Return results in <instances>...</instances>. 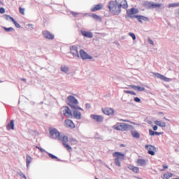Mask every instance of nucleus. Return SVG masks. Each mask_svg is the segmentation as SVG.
I'll list each match as a JSON object with an SVG mask.
<instances>
[{"label": "nucleus", "instance_id": "obj_1", "mask_svg": "<svg viewBox=\"0 0 179 179\" xmlns=\"http://www.w3.org/2000/svg\"><path fill=\"white\" fill-rule=\"evenodd\" d=\"M67 100L69 101V106L73 110H80L83 111V108H80L78 104H79V101L75 96L70 95L67 97Z\"/></svg>", "mask_w": 179, "mask_h": 179}, {"label": "nucleus", "instance_id": "obj_2", "mask_svg": "<svg viewBox=\"0 0 179 179\" xmlns=\"http://www.w3.org/2000/svg\"><path fill=\"white\" fill-rule=\"evenodd\" d=\"M108 8L113 15L121 13V8H120V6L117 4V1H110L108 4Z\"/></svg>", "mask_w": 179, "mask_h": 179}, {"label": "nucleus", "instance_id": "obj_3", "mask_svg": "<svg viewBox=\"0 0 179 179\" xmlns=\"http://www.w3.org/2000/svg\"><path fill=\"white\" fill-rule=\"evenodd\" d=\"M58 141H62L63 145L64 148L69 151V152H72V148L68 145V136L61 134L60 137Z\"/></svg>", "mask_w": 179, "mask_h": 179}, {"label": "nucleus", "instance_id": "obj_4", "mask_svg": "<svg viewBox=\"0 0 179 179\" xmlns=\"http://www.w3.org/2000/svg\"><path fill=\"white\" fill-rule=\"evenodd\" d=\"M49 134L52 139H57V141L61 136V133H59L58 129L55 128L50 129Z\"/></svg>", "mask_w": 179, "mask_h": 179}, {"label": "nucleus", "instance_id": "obj_5", "mask_svg": "<svg viewBox=\"0 0 179 179\" xmlns=\"http://www.w3.org/2000/svg\"><path fill=\"white\" fill-rule=\"evenodd\" d=\"M145 8L147 9H155L156 8H160L162 6L161 3H154L153 2L145 1L144 3Z\"/></svg>", "mask_w": 179, "mask_h": 179}, {"label": "nucleus", "instance_id": "obj_6", "mask_svg": "<svg viewBox=\"0 0 179 179\" xmlns=\"http://www.w3.org/2000/svg\"><path fill=\"white\" fill-rule=\"evenodd\" d=\"M70 52L73 55V58H80V56L79 55V52L78 51V46H71Z\"/></svg>", "mask_w": 179, "mask_h": 179}, {"label": "nucleus", "instance_id": "obj_7", "mask_svg": "<svg viewBox=\"0 0 179 179\" xmlns=\"http://www.w3.org/2000/svg\"><path fill=\"white\" fill-rule=\"evenodd\" d=\"M127 15L131 18V19H135L134 17V15H136V13H139V10L135 8H132L131 9H129L127 10Z\"/></svg>", "mask_w": 179, "mask_h": 179}, {"label": "nucleus", "instance_id": "obj_8", "mask_svg": "<svg viewBox=\"0 0 179 179\" xmlns=\"http://www.w3.org/2000/svg\"><path fill=\"white\" fill-rule=\"evenodd\" d=\"M115 1L117 5L119 6L120 9H121V8L123 9L128 8V3L127 2V0H115Z\"/></svg>", "mask_w": 179, "mask_h": 179}, {"label": "nucleus", "instance_id": "obj_9", "mask_svg": "<svg viewBox=\"0 0 179 179\" xmlns=\"http://www.w3.org/2000/svg\"><path fill=\"white\" fill-rule=\"evenodd\" d=\"M80 57L82 58V59L85 60V59H93V57L89 55L85 50H80Z\"/></svg>", "mask_w": 179, "mask_h": 179}, {"label": "nucleus", "instance_id": "obj_10", "mask_svg": "<svg viewBox=\"0 0 179 179\" xmlns=\"http://www.w3.org/2000/svg\"><path fill=\"white\" fill-rule=\"evenodd\" d=\"M113 157L117 160H125V155L120 152H115L113 154Z\"/></svg>", "mask_w": 179, "mask_h": 179}, {"label": "nucleus", "instance_id": "obj_11", "mask_svg": "<svg viewBox=\"0 0 179 179\" xmlns=\"http://www.w3.org/2000/svg\"><path fill=\"white\" fill-rule=\"evenodd\" d=\"M63 113L67 118H72L73 115L72 114V111L70 110L69 107L66 106L63 110Z\"/></svg>", "mask_w": 179, "mask_h": 179}, {"label": "nucleus", "instance_id": "obj_12", "mask_svg": "<svg viewBox=\"0 0 179 179\" xmlns=\"http://www.w3.org/2000/svg\"><path fill=\"white\" fill-rule=\"evenodd\" d=\"M43 36L45 38H47V40H54L55 37L54 34L48 31H43Z\"/></svg>", "mask_w": 179, "mask_h": 179}, {"label": "nucleus", "instance_id": "obj_13", "mask_svg": "<svg viewBox=\"0 0 179 179\" xmlns=\"http://www.w3.org/2000/svg\"><path fill=\"white\" fill-rule=\"evenodd\" d=\"M90 118H92L96 122H103V120H104V118L101 115H91Z\"/></svg>", "mask_w": 179, "mask_h": 179}, {"label": "nucleus", "instance_id": "obj_14", "mask_svg": "<svg viewBox=\"0 0 179 179\" xmlns=\"http://www.w3.org/2000/svg\"><path fill=\"white\" fill-rule=\"evenodd\" d=\"M145 149H148V155H151V156H155L156 147L153 145H145Z\"/></svg>", "mask_w": 179, "mask_h": 179}, {"label": "nucleus", "instance_id": "obj_15", "mask_svg": "<svg viewBox=\"0 0 179 179\" xmlns=\"http://www.w3.org/2000/svg\"><path fill=\"white\" fill-rule=\"evenodd\" d=\"M155 76L158 79H161V80H164V82H171V80L170 78H166V76H164L160 73H155Z\"/></svg>", "mask_w": 179, "mask_h": 179}, {"label": "nucleus", "instance_id": "obj_16", "mask_svg": "<svg viewBox=\"0 0 179 179\" xmlns=\"http://www.w3.org/2000/svg\"><path fill=\"white\" fill-rule=\"evenodd\" d=\"M103 113H105L106 115H110V117H113V115H114V109L111 108H106L103 109Z\"/></svg>", "mask_w": 179, "mask_h": 179}, {"label": "nucleus", "instance_id": "obj_17", "mask_svg": "<svg viewBox=\"0 0 179 179\" xmlns=\"http://www.w3.org/2000/svg\"><path fill=\"white\" fill-rule=\"evenodd\" d=\"M134 19H137L139 23H142V20L144 22H148L149 20V18L148 17H145L143 15H134Z\"/></svg>", "mask_w": 179, "mask_h": 179}, {"label": "nucleus", "instance_id": "obj_18", "mask_svg": "<svg viewBox=\"0 0 179 179\" xmlns=\"http://www.w3.org/2000/svg\"><path fill=\"white\" fill-rule=\"evenodd\" d=\"M73 115L76 120H80L82 118V113L78 110V109H74L73 110Z\"/></svg>", "mask_w": 179, "mask_h": 179}, {"label": "nucleus", "instance_id": "obj_19", "mask_svg": "<svg viewBox=\"0 0 179 179\" xmlns=\"http://www.w3.org/2000/svg\"><path fill=\"white\" fill-rule=\"evenodd\" d=\"M65 127H66V128H71V129H73V128H75V124L73 122H72V120H65Z\"/></svg>", "mask_w": 179, "mask_h": 179}, {"label": "nucleus", "instance_id": "obj_20", "mask_svg": "<svg viewBox=\"0 0 179 179\" xmlns=\"http://www.w3.org/2000/svg\"><path fill=\"white\" fill-rule=\"evenodd\" d=\"M81 34L84 36V37H87V38H92L93 34L90 31H86L85 30L81 31Z\"/></svg>", "mask_w": 179, "mask_h": 179}, {"label": "nucleus", "instance_id": "obj_21", "mask_svg": "<svg viewBox=\"0 0 179 179\" xmlns=\"http://www.w3.org/2000/svg\"><path fill=\"white\" fill-rule=\"evenodd\" d=\"M6 128L8 131H10V129L13 131V129H15V120H10V122L8 123Z\"/></svg>", "mask_w": 179, "mask_h": 179}, {"label": "nucleus", "instance_id": "obj_22", "mask_svg": "<svg viewBox=\"0 0 179 179\" xmlns=\"http://www.w3.org/2000/svg\"><path fill=\"white\" fill-rule=\"evenodd\" d=\"M100 9H103V5L97 4L94 6V8H91V12H96L97 10H100Z\"/></svg>", "mask_w": 179, "mask_h": 179}, {"label": "nucleus", "instance_id": "obj_23", "mask_svg": "<svg viewBox=\"0 0 179 179\" xmlns=\"http://www.w3.org/2000/svg\"><path fill=\"white\" fill-rule=\"evenodd\" d=\"M155 125H157L158 127H161V128H166V122H164L155 120Z\"/></svg>", "mask_w": 179, "mask_h": 179}, {"label": "nucleus", "instance_id": "obj_24", "mask_svg": "<svg viewBox=\"0 0 179 179\" xmlns=\"http://www.w3.org/2000/svg\"><path fill=\"white\" fill-rule=\"evenodd\" d=\"M122 131H127V129H129L131 128V125L127 123H120Z\"/></svg>", "mask_w": 179, "mask_h": 179}, {"label": "nucleus", "instance_id": "obj_25", "mask_svg": "<svg viewBox=\"0 0 179 179\" xmlns=\"http://www.w3.org/2000/svg\"><path fill=\"white\" fill-rule=\"evenodd\" d=\"M137 164L138 166H141V167H143V166H146V160L143 159H139L137 160Z\"/></svg>", "mask_w": 179, "mask_h": 179}, {"label": "nucleus", "instance_id": "obj_26", "mask_svg": "<svg viewBox=\"0 0 179 179\" xmlns=\"http://www.w3.org/2000/svg\"><path fill=\"white\" fill-rule=\"evenodd\" d=\"M131 135L133 138H136V139H139L141 138V134L137 131H132Z\"/></svg>", "mask_w": 179, "mask_h": 179}, {"label": "nucleus", "instance_id": "obj_27", "mask_svg": "<svg viewBox=\"0 0 179 179\" xmlns=\"http://www.w3.org/2000/svg\"><path fill=\"white\" fill-rule=\"evenodd\" d=\"M113 129H115L116 131H122V129H121V123L117 122L115 125L113 126Z\"/></svg>", "mask_w": 179, "mask_h": 179}, {"label": "nucleus", "instance_id": "obj_28", "mask_svg": "<svg viewBox=\"0 0 179 179\" xmlns=\"http://www.w3.org/2000/svg\"><path fill=\"white\" fill-rule=\"evenodd\" d=\"M33 162V158L30 157V155L27 156V167L29 169V166H30V163Z\"/></svg>", "mask_w": 179, "mask_h": 179}, {"label": "nucleus", "instance_id": "obj_29", "mask_svg": "<svg viewBox=\"0 0 179 179\" xmlns=\"http://www.w3.org/2000/svg\"><path fill=\"white\" fill-rule=\"evenodd\" d=\"M129 170H131L132 171H134V173H139V168L136 167V166H129Z\"/></svg>", "mask_w": 179, "mask_h": 179}, {"label": "nucleus", "instance_id": "obj_30", "mask_svg": "<svg viewBox=\"0 0 179 179\" xmlns=\"http://www.w3.org/2000/svg\"><path fill=\"white\" fill-rule=\"evenodd\" d=\"M61 71L64 72V73H66L69 72V67H68L66 66H62Z\"/></svg>", "mask_w": 179, "mask_h": 179}, {"label": "nucleus", "instance_id": "obj_31", "mask_svg": "<svg viewBox=\"0 0 179 179\" xmlns=\"http://www.w3.org/2000/svg\"><path fill=\"white\" fill-rule=\"evenodd\" d=\"M171 177H173V173H168L164 174L162 178L163 179H169V178H171Z\"/></svg>", "mask_w": 179, "mask_h": 179}, {"label": "nucleus", "instance_id": "obj_32", "mask_svg": "<svg viewBox=\"0 0 179 179\" xmlns=\"http://www.w3.org/2000/svg\"><path fill=\"white\" fill-rule=\"evenodd\" d=\"M27 30H29L30 31H32V30H34V26L31 24H28L26 25Z\"/></svg>", "mask_w": 179, "mask_h": 179}, {"label": "nucleus", "instance_id": "obj_33", "mask_svg": "<svg viewBox=\"0 0 179 179\" xmlns=\"http://www.w3.org/2000/svg\"><path fill=\"white\" fill-rule=\"evenodd\" d=\"M114 162L115 166H117V167H121V159H117L116 158H115Z\"/></svg>", "mask_w": 179, "mask_h": 179}, {"label": "nucleus", "instance_id": "obj_34", "mask_svg": "<svg viewBox=\"0 0 179 179\" xmlns=\"http://www.w3.org/2000/svg\"><path fill=\"white\" fill-rule=\"evenodd\" d=\"M47 154L48 155V156L50 157H51V159H56L57 160V162H61V159H58V157L51 153L47 152Z\"/></svg>", "mask_w": 179, "mask_h": 179}, {"label": "nucleus", "instance_id": "obj_35", "mask_svg": "<svg viewBox=\"0 0 179 179\" xmlns=\"http://www.w3.org/2000/svg\"><path fill=\"white\" fill-rule=\"evenodd\" d=\"M91 17L94 19V20H101V18L100 17V16H99V15H97L96 14L91 15Z\"/></svg>", "mask_w": 179, "mask_h": 179}, {"label": "nucleus", "instance_id": "obj_36", "mask_svg": "<svg viewBox=\"0 0 179 179\" xmlns=\"http://www.w3.org/2000/svg\"><path fill=\"white\" fill-rule=\"evenodd\" d=\"M177 6H179V3H173L169 4L168 8H177Z\"/></svg>", "mask_w": 179, "mask_h": 179}, {"label": "nucleus", "instance_id": "obj_37", "mask_svg": "<svg viewBox=\"0 0 179 179\" xmlns=\"http://www.w3.org/2000/svg\"><path fill=\"white\" fill-rule=\"evenodd\" d=\"M3 29H4V30L7 32L9 31H15V29L13 27H9V28H6L5 27H3Z\"/></svg>", "mask_w": 179, "mask_h": 179}, {"label": "nucleus", "instance_id": "obj_38", "mask_svg": "<svg viewBox=\"0 0 179 179\" xmlns=\"http://www.w3.org/2000/svg\"><path fill=\"white\" fill-rule=\"evenodd\" d=\"M124 93H127V94H131L133 96H136V93H135L134 91H128V90H124Z\"/></svg>", "mask_w": 179, "mask_h": 179}, {"label": "nucleus", "instance_id": "obj_39", "mask_svg": "<svg viewBox=\"0 0 179 179\" xmlns=\"http://www.w3.org/2000/svg\"><path fill=\"white\" fill-rule=\"evenodd\" d=\"M129 36H130L133 40H136V36H135V34L129 32Z\"/></svg>", "mask_w": 179, "mask_h": 179}, {"label": "nucleus", "instance_id": "obj_40", "mask_svg": "<svg viewBox=\"0 0 179 179\" xmlns=\"http://www.w3.org/2000/svg\"><path fill=\"white\" fill-rule=\"evenodd\" d=\"M6 20H10L11 22H14L15 19L13 17H10V15H6Z\"/></svg>", "mask_w": 179, "mask_h": 179}, {"label": "nucleus", "instance_id": "obj_41", "mask_svg": "<svg viewBox=\"0 0 179 179\" xmlns=\"http://www.w3.org/2000/svg\"><path fill=\"white\" fill-rule=\"evenodd\" d=\"M13 23L15 24V27L20 29V24H19V23H17L15 20L13 21Z\"/></svg>", "mask_w": 179, "mask_h": 179}, {"label": "nucleus", "instance_id": "obj_42", "mask_svg": "<svg viewBox=\"0 0 179 179\" xmlns=\"http://www.w3.org/2000/svg\"><path fill=\"white\" fill-rule=\"evenodd\" d=\"M136 90H138V92H143V91H145V87L137 86Z\"/></svg>", "mask_w": 179, "mask_h": 179}, {"label": "nucleus", "instance_id": "obj_43", "mask_svg": "<svg viewBox=\"0 0 179 179\" xmlns=\"http://www.w3.org/2000/svg\"><path fill=\"white\" fill-rule=\"evenodd\" d=\"M36 149H38V150H40V152H41L42 153L44 152H45V153H48L47 151H45V150H44V149H43V148H40V147H38V146H36Z\"/></svg>", "mask_w": 179, "mask_h": 179}, {"label": "nucleus", "instance_id": "obj_44", "mask_svg": "<svg viewBox=\"0 0 179 179\" xmlns=\"http://www.w3.org/2000/svg\"><path fill=\"white\" fill-rule=\"evenodd\" d=\"M148 41L150 44H151V45H155V43L150 38H148Z\"/></svg>", "mask_w": 179, "mask_h": 179}, {"label": "nucleus", "instance_id": "obj_45", "mask_svg": "<svg viewBox=\"0 0 179 179\" xmlns=\"http://www.w3.org/2000/svg\"><path fill=\"white\" fill-rule=\"evenodd\" d=\"M155 131H154L152 130V129H150V130H149V134H150V135L151 136H155Z\"/></svg>", "mask_w": 179, "mask_h": 179}, {"label": "nucleus", "instance_id": "obj_46", "mask_svg": "<svg viewBox=\"0 0 179 179\" xmlns=\"http://www.w3.org/2000/svg\"><path fill=\"white\" fill-rule=\"evenodd\" d=\"M175 15H176V17H179V9L176 10Z\"/></svg>", "mask_w": 179, "mask_h": 179}, {"label": "nucleus", "instance_id": "obj_47", "mask_svg": "<svg viewBox=\"0 0 179 179\" xmlns=\"http://www.w3.org/2000/svg\"><path fill=\"white\" fill-rule=\"evenodd\" d=\"M134 101H136V103H141V99L139 97H135Z\"/></svg>", "mask_w": 179, "mask_h": 179}, {"label": "nucleus", "instance_id": "obj_48", "mask_svg": "<svg viewBox=\"0 0 179 179\" xmlns=\"http://www.w3.org/2000/svg\"><path fill=\"white\" fill-rule=\"evenodd\" d=\"M0 13H1V14H3V13H5V8H0Z\"/></svg>", "mask_w": 179, "mask_h": 179}, {"label": "nucleus", "instance_id": "obj_49", "mask_svg": "<svg viewBox=\"0 0 179 179\" xmlns=\"http://www.w3.org/2000/svg\"><path fill=\"white\" fill-rule=\"evenodd\" d=\"M130 87L133 88L134 90H137L138 86L136 85H130Z\"/></svg>", "mask_w": 179, "mask_h": 179}, {"label": "nucleus", "instance_id": "obj_50", "mask_svg": "<svg viewBox=\"0 0 179 179\" xmlns=\"http://www.w3.org/2000/svg\"><path fill=\"white\" fill-rule=\"evenodd\" d=\"M71 15H73V16H78V15H79V13H76V12H71Z\"/></svg>", "mask_w": 179, "mask_h": 179}, {"label": "nucleus", "instance_id": "obj_51", "mask_svg": "<svg viewBox=\"0 0 179 179\" xmlns=\"http://www.w3.org/2000/svg\"><path fill=\"white\" fill-rule=\"evenodd\" d=\"M85 108H87V110H89V108H90V103H86V104H85Z\"/></svg>", "mask_w": 179, "mask_h": 179}, {"label": "nucleus", "instance_id": "obj_52", "mask_svg": "<svg viewBox=\"0 0 179 179\" xmlns=\"http://www.w3.org/2000/svg\"><path fill=\"white\" fill-rule=\"evenodd\" d=\"M20 13L23 15V8L22 7H20Z\"/></svg>", "mask_w": 179, "mask_h": 179}, {"label": "nucleus", "instance_id": "obj_53", "mask_svg": "<svg viewBox=\"0 0 179 179\" xmlns=\"http://www.w3.org/2000/svg\"><path fill=\"white\" fill-rule=\"evenodd\" d=\"M157 129H158L157 124L153 127V130L154 131H157Z\"/></svg>", "mask_w": 179, "mask_h": 179}, {"label": "nucleus", "instance_id": "obj_54", "mask_svg": "<svg viewBox=\"0 0 179 179\" xmlns=\"http://www.w3.org/2000/svg\"><path fill=\"white\" fill-rule=\"evenodd\" d=\"M155 135H157V136L162 135V133L155 131Z\"/></svg>", "mask_w": 179, "mask_h": 179}, {"label": "nucleus", "instance_id": "obj_55", "mask_svg": "<svg viewBox=\"0 0 179 179\" xmlns=\"http://www.w3.org/2000/svg\"><path fill=\"white\" fill-rule=\"evenodd\" d=\"M120 121H123V122H129V120H122L121 119Z\"/></svg>", "mask_w": 179, "mask_h": 179}, {"label": "nucleus", "instance_id": "obj_56", "mask_svg": "<svg viewBox=\"0 0 179 179\" xmlns=\"http://www.w3.org/2000/svg\"><path fill=\"white\" fill-rule=\"evenodd\" d=\"M164 169H169V166L167 165H163Z\"/></svg>", "mask_w": 179, "mask_h": 179}, {"label": "nucleus", "instance_id": "obj_57", "mask_svg": "<svg viewBox=\"0 0 179 179\" xmlns=\"http://www.w3.org/2000/svg\"><path fill=\"white\" fill-rule=\"evenodd\" d=\"M159 114L160 115H164V113H163V112H159Z\"/></svg>", "mask_w": 179, "mask_h": 179}, {"label": "nucleus", "instance_id": "obj_58", "mask_svg": "<svg viewBox=\"0 0 179 179\" xmlns=\"http://www.w3.org/2000/svg\"><path fill=\"white\" fill-rule=\"evenodd\" d=\"M164 120H166V121H170L169 119H166V117H164Z\"/></svg>", "mask_w": 179, "mask_h": 179}, {"label": "nucleus", "instance_id": "obj_59", "mask_svg": "<svg viewBox=\"0 0 179 179\" xmlns=\"http://www.w3.org/2000/svg\"><path fill=\"white\" fill-rule=\"evenodd\" d=\"M19 174V176H20V177H22V176H23V173H18Z\"/></svg>", "mask_w": 179, "mask_h": 179}, {"label": "nucleus", "instance_id": "obj_60", "mask_svg": "<svg viewBox=\"0 0 179 179\" xmlns=\"http://www.w3.org/2000/svg\"><path fill=\"white\" fill-rule=\"evenodd\" d=\"M23 178L27 179V178L26 177V176L23 175Z\"/></svg>", "mask_w": 179, "mask_h": 179}, {"label": "nucleus", "instance_id": "obj_61", "mask_svg": "<svg viewBox=\"0 0 179 179\" xmlns=\"http://www.w3.org/2000/svg\"><path fill=\"white\" fill-rule=\"evenodd\" d=\"M86 15H87V13L84 14L85 16H86Z\"/></svg>", "mask_w": 179, "mask_h": 179}, {"label": "nucleus", "instance_id": "obj_62", "mask_svg": "<svg viewBox=\"0 0 179 179\" xmlns=\"http://www.w3.org/2000/svg\"><path fill=\"white\" fill-rule=\"evenodd\" d=\"M175 179H179V178H175Z\"/></svg>", "mask_w": 179, "mask_h": 179}]
</instances>
